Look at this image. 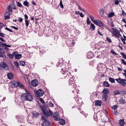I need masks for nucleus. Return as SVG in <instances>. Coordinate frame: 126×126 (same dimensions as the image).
<instances>
[{
    "label": "nucleus",
    "instance_id": "1",
    "mask_svg": "<svg viewBox=\"0 0 126 126\" xmlns=\"http://www.w3.org/2000/svg\"><path fill=\"white\" fill-rule=\"evenodd\" d=\"M64 69L63 68H62V70L63 72L62 73L63 74H64L65 75V77H68L69 79H70L69 81V85L71 84L72 85V84H74L75 83V81L73 79V76H72L71 74V73L68 71H66V69L65 68L64 69L65 70H63Z\"/></svg>",
    "mask_w": 126,
    "mask_h": 126
},
{
    "label": "nucleus",
    "instance_id": "2",
    "mask_svg": "<svg viewBox=\"0 0 126 126\" xmlns=\"http://www.w3.org/2000/svg\"><path fill=\"white\" fill-rule=\"evenodd\" d=\"M26 93L22 94L21 96V98H23L26 101H32L33 99V96L27 89H25Z\"/></svg>",
    "mask_w": 126,
    "mask_h": 126
},
{
    "label": "nucleus",
    "instance_id": "3",
    "mask_svg": "<svg viewBox=\"0 0 126 126\" xmlns=\"http://www.w3.org/2000/svg\"><path fill=\"white\" fill-rule=\"evenodd\" d=\"M41 119L43 121V122L42 124V126H48L50 124V123L48 120L47 117L46 118L44 116H42Z\"/></svg>",
    "mask_w": 126,
    "mask_h": 126
},
{
    "label": "nucleus",
    "instance_id": "4",
    "mask_svg": "<svg viewBox=\"0 0 126 126\" xmlns=\"http://www.w3.org/2000/svg\"><path fill=\"white\" fill-rule=\"evenodd\" d=\"M112 33L114 36L118 38H120L121 37H122L119 31L117 29L112 28Z\"/></svg>",
    "mask_w": 126,
    "mask_h": 126
},
{
    "label": "nucleus",
    "instance_id": "5",
    "mask_svg": "<svg viewBox=\"0 0 126 126\" xmlns=\"http://www.w3.org/2000/svg\"><path fill=\"white\" fill-rule=\"evenodd\" d=\"M42 110L44 115L46 117L50 116V114L48 111L47 110L46 107L44 106H40Z\"/></svg>",
    "mask_w": 126,
    "mask_h": 126
},
{
    "label": "nucleus",
    "instance_id": "6",
    "mask_svg": "<svg viewBox=\"0 0 126 126\" xmlns=\"http://www.w3.org/2000/svg\"><path fill=\"white\" fill-rule=\"evenodd\" d=\"M34 92L36 96L37 97L42 96L44 94L43 91L41 89H39L37 91H35Z\"/></svg>",
    "mask_w": 126,
    "mask_h": 126
},
{
    "label": "nucleus",
    "instance_id": "7",
    "mask_svg": "<svg viewBox=\"0 0 126 126\" xmlns=\"http://www.w3.org/2000/svg\"><path fill=\"white\" fill-rule=\"evenodd\" d=\"M115 80L124 86H125V85L126 84V79H121L120 78H118L115 79Z\"/></svg>",
    "mask_w": 126,
    "mask_h": 126
},
{
    "label": "nucleus",
    "instance_id": "8",
    "mask_svg": "<svg viewBox=\"0 0 126 126\" xmlns=\"http://www.w3.org/2000/svg\"><path fill=\"white\" fill-rule=\"evenodd\" d=\"M66 44L68 46H72L74 45V41L71 38L70 39H68L66 41Z\"/></svg>",
    "mask_w": 126,
    "mask_h": 126
},
{
    "label": "nucleus",
    "instance_id": "9",
    "mask_svg": "<svg viewBox=\"0 0 126 126\" xmlns=\"http://www.w3.org/2000/svg\"><path fill=\"white\" fill-rule=\"evenodd\" d=\"M0 68H3L5 70H7L8 67L7 64L4 63H2L0 64Z\"/></svg>",
    "mask_w": 126,
    "mask_h": 126
},
{
    "label": "nucleus",
    "instance_id": "10",
    "mask_svg": "<svg viewBox=\"0 0 126 126\" xmlns=\"http://www.w3.org/2000/svg\"><path fill=\"white\" fill-rule=\"evenodd\" d=\"M13 55L15 57L16 59L19 60L22 57V55L20 54H18L17 51H16L13 52Z\"/></svg>",
    "mask_w": 126,
    "mask_h": 126
},
{
    "label": "nucleus",
    "instance_id": "11",
    "mask_svg": "<svg viewBox=\"0 0 126 126\" xmlns=\"http://www.w3.org/2000/svg\"><path fill=\"white\" fill-rule=\"evenodd\" d=\"M58 113H55L53 115L54 118L56 121H59L60 119V117Z\"/></svg>",
    "mask_w": 126,
    "mask_h": 126
},
{
    "label": "nucleus",
    "instance_id": "12",
    "mask_svg": "<svg viewBox=\"0 0 126 126\" xmlns=\"http://www.w3.org/2000/svg\"><path fill=\"white\" fill-rule=\"evenodd\" d=\"M19 84V82L13 81L11 83V85L12 87H17Z\"/></svg>",
    "mask_w": 126,
    "mask_h": 126
},
{
    "label": "nucleus",
    "instance_id": "13",
    "mask_svg": "<svg viewBox=\"0 0 126 126\" xmlns=\"http://www.w3.org/2000/svg\"><path fill=\"white\" fill-rule=\"evenodd\" d=\"M94 23L99 26H101L103 25L102 22L99 20H96Z\"/></svg>",
    "mask_w": 126,
    "mask_h": 126
},
{
    "label": "nucleus",
    "instance_id": "14",
    "mask_svg": "<svg viewBox=\"0 0 126 126\" xmlns=\"http://www.w3.org/2000/svg\"><path fill=\"white\" fill-rule=\"evenodd\" d=\"M31 84L33 87L37 86L38 84V82L37 80L35 79L32 80L31 82Z\"/></svg>",
    "mask_w": 126,
    "mask_h": 126
},
{
    "label": "nucleus",
    "instance_id": "15",
    "mask_svg": "<svg viewBox=\"0 0 126 126\" xmlns=\"http://www.w3.org/2000/svg\"><path fill=\"white\" fill-rule=\"evenodd\" d=\"M94 57L93 53L91 52L88 53L87 57L88 59H90L93 58Z\"/></svg>",
    "mask_w": 126,
    "mask_h": 126
},
{
    "label": "nucleus",
    "instance_id": "16",
    "mask_svg": "<svg viewBox=\"0 0 126 126\" xmlns=\"http://www.w3.org/2000/svg\"><path fill=\"white\" fill-rule=\"evenodd\" d=\"M9 15V13L8 12L6 11L4 15V18L5 20L10 18Z\"/></svg>",
    "mask_w": 126,
    "mask_h": 126
},
{
    "label": "nucleus",
    "instance_id": "17",
    "mask_svg": "<svg viewBox=\"0 0 126 126\" xmlns=\"http://www.w3.org/2000/svg\"><path fill=\"white\" fill-rule=\"evenodd\" d=\"M7 76L8 79H11L13 78V74L11 72L8 73L7 74Z\"/></svg>",
    "mask_w": 126,
    "mask_h": 126
},
{
    "label": "nucleus",
    "instance_id": "18",
    "mask_svg": "<svg viewBox=\"0 0 126 126\" xmlns=\"http://www.w3.org/2000/svg\"><path fill=\"white\" fill-rule=\"evenodd\" d=\"M24 118L23 117H19L18 119V121L20 123L23 122L24 121Z\"/></svg>",
    "mask_w": 126,
    "mask_h": 126
},
{
    "label": "nucleus",
    "instance_id": "19",
    "mask_svg": "<svg viewBox=\"0 0 126 126\" xmlns=\"http://www.w3.org/2000/svg\"><path fill=\"white\" fill-rule=\"evenodd\" d=\"M119 123L121 126H124L125 124V121L124 119L120 120L119 121Z\"/></svg>",
    "mask_w": 126,
    "mask_h": 126
},
{
    "label": "nucleus",
    "instance_id": "20",
    "mask_svg": "<svg viewBox=\"0 0 126 126\" xmlns=\"http://www.w3.org/2000/svg\"><path fill=\"white\" fill-rule=\"evenodd\" d=\"M39 115V114L38 112H34L33 114V118H36Z\"/></svg>",
    "mask_w": 126,
    "mask_h": 126
},
{
    "label": "nucleus",
    "instance_id": "21",
    "mask_svg": "<svg viewBox=\"0 0 126 126\" xmlns=\"http://www.w3.org/2000/svg\"><path fill=\"white\" fill-rule=\"evenodd\" d=\"M102 92L104 94H107L109 93V91L107 89H104Z\"/></svg>",
    "mask_w": 126,
    "mask_h": 126
},
{
    "label": "nucleus",
    "instance_id": "22",
    "mask_svg": "<svg viewBox=\"0 0 126 126\" xmlns=\"http://www.w3.org/2000/svg\"><path fill=\"white\" fill-rule=\"evenodd\" d=\"M95 27L94 24L92 23L91 24L90 29L92 31H94V30Z\"/></svg>",
    "mask_w": 126,
    "mask_h": 126
},
{
    "label": "nucleus",
    "instance_id": "23",
    "mask_svg": "<svg viewBox=\"0 0 126 126\" xmlns=\"http://www.w3.org/2000/svg\"><path fill=\"white\" fill-rule=\"evenodd\" d=\"M95 104L96 105L100 106L101 105V103L99 100H96L95 101Z\"/></svg>",
    "mask_w": 126,
    "mask_h": 126
},
{
    "label": "nucleus",
    "instance_id": "24",
    "mask_svg": "<svg viewBox=\"0 0 126 126\" xmlns=\"http://www.w3.org/2000/svg\"><path fill=\"white\" fill-rule=\"evenodd\" d=\"M107 97V95L106 94H104L102 97V99L104 101H106Z\"/></svg>",
    "mask_w": 126,
    "mask_h": 126
},
{
    "label": "nucleus",
    "instance_id": "25",
    "mask_svg": "<svg viewBox=\"0 0 126 126\" xmlns=\"http://www.w3.org/2000/svg\"><path fill=\"white\" fill-rule=\"evenodd\" d=\"M100 16L102 17L103 16V14L104 13V10L102 9H100Z\"/></svg>",
    "mask_w": 126,
    "mask_h": 126
},
{
    "label": "nucleus",
    "instance_id": "26",
    "mask_svg": "<svg viewBox=\"0 0 126 126\" xmlns=\"http://www.w3.org/2000/svg\"><path fill=\"white\" fill-rule=\"evenodd\" d=\"M72 85V86H73V88H74V89H75V91L76 92H77V86L76 85L74 84V83L73 84H72V85H71V84H70V85H69L70 86Z\"/></svg>",
    "mask_w": 126,
    "mask_h": 126
},
{
    "label": "nucleus",
    "instance_id": "27",
    "mask_svg": "<svg viewBox=\"0 0 126 126\" xmlns=\"http://www.w3.org/2000/svg\"><path fill=\"white\" fill-rule=\"evenodd\" d=\"M59 123L60 125H64L65 124V120L63 119L61 120L59 122Z\"/></svg>",
    "mask_w": 126,
    "mask_h": 126
},
{
    "label": "nucleus",
    "instance_id": "28",
    "mask_svg": "<svg viewBox=\"0 0 126 126\" xmlns=\"http://www.w3.org/2000/svg\"><path fill=\"white\" fill-rule=\"evenodd\" d=\"M11 6V5H10L7 8L8 12H11L12 11V10Z\"/></svg>",
    "mask_w": 126,
    "mask_h": 126
},
{
    "label": "nucleus",
    "instance_id": "29",
    "mask_svg": "<svg viewBox=\"0 0 126 126\" xmlns=\"http://www.w3.org/2000/svg\"><path fill=\"white\" fill-rule=\"evenodd\" d=\"M109 80L112 83H114L115 82V80L113 79L111 77L109 78Z\"/></svg>",
    "mask_w": 126,
    "mask_h": 126
},
{
    "label": "nucleus",
    "instance_id": "30",
    "mask_svg": "<svg viewBox=\"0 0 126 126\" xmlns=\"http://www.w3.org/2000/svg\"><path fill=\"white\" fill-rule=\"evenodd\" d=\"M104 85L107 87H109V84L107 81H105L103 82Z\"/></svg>",
    "mask_w": 126,
    "mask_h": 126
},
{
    "label": "nucleus",
    "instance_id": "31",
    "mask_svg": "<svg viewBox=\"0 0 126 126\" xmlns=\"http://www.w3.org/2000/svg\"><path fill=\"white\" fill-rule=\"evenodd\" d=\"M114 13L113 12H111L109 14V15L108 16L109 17H112L114 15Z\"/></svg>",
    "mask_w": 126,
    "mask_h": 126
},
{
    "label": "nucleus",
    "instance_id": "32",
    "mask_svg": "<svg viewBox=\"0 0 126 126\" xmlns=\"http://www.w3.org/2000/svg\"><path fill=\"white\" fill-rule=\"evenodd\" d=\"M23 4L27 7L29 6V3L27 1H24L23 2Z\"/></svg>",
    "mask_w": 126,
    "mask_h": 126
},
{
    "label": "nucleus",
    "instance_id": "33",
    "mask_svg": "<svg viewBox=\"0 0 126 126\" xmlns=\"http://www.w3.org/2000/svg\"><path fill=\"white\" fill-rule=\"evenodd\" d=\"M120 94V91L118 90L115 91L114 92V94L115 95H116Z\"/></svg>",
    "mask_w": 126,
    "mask_h": 126
},
{
    "label": "nucleus",
    "instance_id": "34",
    "mask_svg": "<svg viewBox=\"0 0 126 126\" xmlns=\"http://www.w3.org/2000/svg\"><path fill=\"white\" fill-rule=\"evenodd\" d=\"M0 43L1 44V45L2 46L4 47V46H7L8 47H11V45H9L6 44H5L3 43L2 42H0Z\"/></svg>",
    "mask_w": 126,
    "mask_h": 126
},
{
    "label": "nucleus",
    "instance_id": "35",
    "mask_svg": "<svg viewBox=\"0 0 126 126\" xmlns=\"http://www.w3.org/2000/svg\"><path fill=\"white\" fill-rule=\"evenodd\" d=\"M7 56L11 59H13L14 58V55H13V53H12V55L11 54H8Z\"/></svg>",
    "mask_w": 126,
    "mask_h": 126
},
{
    "label": "nucleus",
    "instance_id": "36",
    "mask_svg": "<svg viewBox=\"0 0 126 126\" xmlns=\"http://www.w3.org/2000/svg\"><path fill=\"white\" fill-rule=\"evenodd\" d=\"M40 53H44L45 51L44 49L43 48H40Z\"/></svg>",
    "mask_w": 126,
    "mask_h": 126
},
{
    "label": "nucleus",
    "instance_id": "37",
    "mask_svg": "<svg viewBox=\"0 0 126 126\" xmlns=\"http://www.w3.org/2000/svg\"><path fill=\"white\" fill-rule=\"evenodd\" d=\"M89 16L91 20L94 23V22L96 20H94V17L93 16L90 15Z\"/></svg>",
    "mask_w": 126,
    "mask_h": 126
},
{
    "label": "nucleus",
    "instance_id": "38",
    "mask_svg": "<svg viewBox=\"0 0 126 126\" xmlns=\"http://www.w3.org/2000/svg\"><path fill=\"white\" fill-rule=\"evenodd\" d=\"M125 100L122 99H121L119 101V103L121 104H123L125 103Z\"/></svg>",
    "mask_w": 126,
    "mask_h": 126
},
{
    "label": "nucleus",
    "instance_id": "39",
    "mask_svg": "<svg viewBox=\"0 0 126 126\" xmlns=\"http://www.w3.org/2000/svg\"><path fill=\"white\" fill-rule=\"evenodd\" d=\"M20 64L22 66H24L25 65V62L24 61L20 62Z\"/></svg>",
    "mask_w": 126,
    "mask_h": 126
},
{
    "label": "nucleus",
    "instance_id": "40",
    "mask_svg": "<svg viewBox=\"0 0 126 126\" xmlns=\"http://www.w3.org/2000/svg\"><path fill=\"white\" fill-rule=\"evenodd\" d=\"M14 64L15 66H16L17 68H18L19 66V65L18 62L17 61H15L14 62Z\"/></svg>",
    "mask_w": 126,
    "mask_h": 126
},
{
    "label": "nucleus",
    "instance_id": "41",
    "mask_svg": "<svg viewBox=\"0 0 126 126\" xmlns=\"http://www.w3.org/2000/svg\"><path fill=\"white\" fill-rule=\"evenodd\" d=\"M118 107V106L117 105H116L112 107L111 108L115 110Z\"/></svg>",
    "mask_w": 126,
    "mask_h": 126
},
{
    "label": "nucleus",
    "instance_id": "42",
    "mask_svg": "<svg viewBox=\"0 0 126 126\" xmlns=\"http://www.w3.org/2000/svg\"><path fill=\"white\" fill-rule=\"evenodd\" d=\"M123 57L126 60V55L124 53L121 52L120 53Z\"/></svg>",
    "mask_w": 126,
    "mask_h": 126
},
{
    "label": "nucleus",
    "instance_id": "43",
    "mask_svg": "<svg viewBox=\"0 0 126 126\" xmlns=\"http://www.w3.org/2000/svg\"><path fill=\"white\" fill-rule=\"evenodd\" d=\"M91 21L90 20L89 18V17L87 18V23L88 25H90L91 24Z\"/></svg>",
    "mask_w": 126,
    "mask_h": 126
},
{
    "label": "nucleus",
    "instance_id": "44",
    "mask_svg": "<svg viewBox=\"0 0 126 126\" xmlns=\"http://www.w3.org/2000/svg\"><path fill=\"white\" fill-rule=\"evenodd\" d=\"M17 6L19 7H22V6L21 3L19 2H17Z\"/></svg>",
    "mask_w": 126,
    "mask_h": 126
},
{
    "label": "nucleus",
    "instance_id": "45",
    "mask_svg": "<svg viewBox=\"0 0 126 126\" xmlns=\"http://www.w3.org/2000/svg\"><path fill=\"white\" fill-rule=\"evenodd\" d=\"M121 60L122 62L124 65H126V62L124 59H121Z\"/></svg>",
    "mask_w": 126,
    "mask_h": 126
},
{
    "label": "nucleus",
    "instance_id": "46",
    "mask_svg": "<svg viewBox=\"0 0 126 126\" xmlns=\"http://www.w3.org/2000/svg\"><path fill=\"white\" fill-rule=\"evenodd\" d=\"M25 24L26 26L28 27L29 25V21L27 20H25Z\"/></svg>",
    "mask_w": 126,
    "mask_h": 126
},
{
    "label": "nucleus",
    "instance_id": "47",
    "mask_svg": "<svg viewBox=\"0 0 126 126\" xmlns=\"http://www.w3.org/2000/svg\"><path fill=\"white\" fill-rule=\"evenodd\" d=\"M18 86H19L20 88L21 89H24V86L22 84H21L20 83V82H19V84Z\"/></svg>",
    "mask_w": 126,
    "mask_h": 126
},
{
    "label": "nucleus",
    "instance_id": "48",
    "mask_svg": "<svg viewBox=\"0 0 126 126\" xmlns=\"http://www.w3.org/2000/svg\"><path fill=\"white\" fill-rule=\"evenodd\" d=\"M60 5L61 8H63V6L62 3V0H61L60 1Z\"/></svg>",
    "mask_w": 126,
    "mask_h": 126
},
{
    "label": "nucleus",
    "instance_id": "49",
    "mask_svg": "<svg viewBox=\"0 0 126 126\" xmlns=\"http://www.w3.org/2000/svg\"><path fill=\"white\" fill-rule=\"evenodd\" d=\"M5 30H7L9 32H13V31L12 30H11V29H9L7 27H6L5 28Z\"/></svg>",
    "mask_w": 126,
    "mask_h": 126
},
{
    "label": "nucleus",
    "instance_id": "50",
    "mask_svg": "<svg viewBox=\"0 0 126 126\" xmlns=\"http://www.w3.org/2000/svg\"><path fill=\"white\" fill-rule=\"evenodd\" d=\"M106 39L109 43H111V39L107 37Z\"/></svg>",
    "mask_w": 126,
    "mask_h": 126
},
{
    "label": "nucleus",
    "instance_id": "51",
    "mask_svg": "<svg viewBox=\"0 0 126 126\" xmlns=\"http://www.w3.org/2000/svg\"><path fill=\"white\" fill-rule=\"evenodd\" d=\"M111 52L113 54H114L116 55H117V53H116L113 50H111Z\"/></svg>",
    "mask_w": 126,
    "mask_h": 126
},
{
    "label": "nucleus",
    "instance_id": "52",
    "mask_svg": "<svg viewBox=\"0 0 126 126\" xmlns=\"http://www.w3.org/2000/svg\"><path fill=\"white\" fill-rule=\"evenodd\" d=\"M5 34L3 33L0 32V35L2 37H5Z\"/></svg>",
    "mask_w": 126,
    "mask_h": 126
},
{
    "label": "nucleus",
    "instance_id": "53",
    "mask_svg": "<svg viewBox=\"0 0 126 126\" xmlns=\"http://www.w3.org/2000/svg\"><path fill=\"white\" fill-rule=\"evenodd\" d=\"M49 105L51 107H54V105L51 102H49Z\"/></svg>",
    "mask_w": 126,
    "mask_h": 126
},
{
    "label": "nucleus",
    "instance_id": "54",
    "mask_svg": "<svg viewBox=\"0 0 126 126\" xmlns=\"http://www.w3.org/2000/svg\"><path fill=\"white\" fill-rule=\"evenodd\" d=\"M4 56L3 53L1 52H0V57H3Z\"/></svg>",
    "mask_w": 126,
    "mask_h": 126
},
{
    "label": "nucleus",
    "instance_id": "55",
    "mask_svg": "<svg viewBox=\"0 0 126 126\" xmlns=\"http://www.w3.org/2000/svg\"><path fill=\"white\" fill-rule=\"evenodd\" d=\"M40 101L43 103L44 104L45 103V102L44 100L42 98H40Z\"/></svg>",
    "mask_w": 126,
    "mask_h": 126
},
{
    "label": "nucleus",
    "instance_id": "56",
    "mask_svg": "<svg viewBox=\"0 0 126 126\" xmlns=\"http://www.w3.org/2000/svg\"><path fill=\"white\" fill-rule=\"evenodd\" d=\"M23 21V19L21 17L18 18V21L20 22H22Z\"/></svg>",
    "mask_w": 126,
    "mask_h": 126
},
{
    "label": "nucleus",
    "instance_id": "57",
    "mask_svg": "<svg viewBox=\"0 0 126 126\" xmlns=\"http://www.w3.org/2000/svg\"><path fill=\"white\" fill-rule=\"evenodd\" d=\"M122 14L124 16H126V13L123 10L122 11Z\"/></svg>",
    "mask_w": 126,
    "mask_h": 126
},
{
    "label": "nucleus",
    "instance_id": "58",
    "mask_svg": "<svg viewBox=\"0 0 126 126\" xmlns=\"http://www.w3.org/2000/svg\"><path fill=\"white\" fill-rule=\"evenodd\" d=\"M119 3V1L118 0H116L115 1V5H118Z\"/></svg>",
    "mask_w": 126,
    "mask_h": 126
},
{
    "label": "nucleus",
    "instance_id": "59",
    "mask_svg": "<svg viewBox=\"0 0 126 126\" xmlns=\"http://www.w3.org/2000/svg\"><path fill=\"white\" fill-rule=\"evenodd\" d=\"M11 27L16 30H18V29L15 26H11Z\"/></svg>",
    "mask_w": 126,
    "mask_h": 126
},
{
    "label": "nucleus",
    "instance_id": "60",
    "mask_svg": "<svg viewBox=\"0 0 126 126\" xmlns=\"http://www.w3.org/2000/svg\"><path fill=\"white\" fill-rule=\"evenodd\" d=\"M80 16L82 17H83L84 16V14L82 13L81 12L80 14Z\"/></svg>",
    "mask_w": 126,
    "mask_h": 126
},
{
    "label": "nucleus",
    "instance_id": "61",
    "mask_svg": "<svg viewBox=\"0 0 126 126\" xmlns=\"http://www.w3.org/2000/svg\"><path fill=\"white\" fill-rule=\"evenodd\" d=\"M28 16L26 14H25L24 15V18L25 19V20H27L28 19Z\"/></svg>",
    "mask_w": 126,
    "mask_h": 126
},
{
    "label": "nucleus",
    "instance_id": "62",
    "mask_svg": "<svg viewBox=\"0 0 126 126\" xmlns=\"http://www.w3.org/2000/svg\"><path fill=\"white\" fill-rule=\"evenodd\" d=\"M114 113L115 115H117L118 114V112L117 111V110H114Z\"/></svg>",
    "mask_w": 126,
    "mask_h": 126
},
{
    "label": "nucleus",
    "instance_id": "63",
    "mask_svg": "<svg viewBox=\"0 0 126 126\" xmlns=\"http://www.w3.org/2000/svg\"><path fill=\"white\" fill-rule=\"evenodd\" d=\"M80 12L79 11H76L75 12V13L76 15H79V14Z\"/></svg>",
    "mask_w": 126,
    "mask_h": 126
},
{
    "label": "nucleus",
    "instance_id": "64",
    "mask_svg": "<svg viewBox=\"0 0 126 126\" xmlns=\"http://www.w3.org/2000/svg\"><path fill=\"white\" fill-rule=\"evenodd\" d=\"M124 71L125 72V73H123V74L124 75H126V69L124 70Z\"/></svg>",
    "mask_w": 126,
    "mask_h": 126
}]
</instances>
